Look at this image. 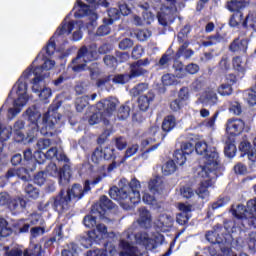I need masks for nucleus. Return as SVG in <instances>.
I'll return each mask as SVG.
<instances>
[{"instance_id":"12","label":"nucleus","mask_w":256,"mask_h":256,"mask_svg":"<svg viewBox=\"0 0 256 256\" xmlns=\"http://www.w3.org/2000/svg\"><path fill=\"white\" fill-rule=\"evenodd\" d=\"M114 207L115 203H113V201L106 195H102L100 196L99 201L92 206V213H95L96 211L100 217H105V214L108 211H111Z\"/></svg>"},{"instance_id":"51","label":"nucleus","mask_w":256,"mask_h":256,"mask_svg":"<svg viewBox=\"0 0 256 256\" xmlns=\"http://www.w3.org/2000/svg\"><path fill=\"white\" fill-rule=\"evenodd\" d=\"M187 155L183 150L178 149L174 152V163H176V165H179L180 167L185 165L186 161H187Z\"/></svg>"},{"instance_id":"23","label":"nucleus","mask_w":256,"mask_h":256,"mask_svg":"<svg viewBox=\"0 0 256 256\" xmlns=\"http://www.w3.org/2000/svg\"><path fill=\"white\" fill-rule=\"evenodd\" d=\"M175 127H177V118L174 115L165 116L161 125V129L164 132L162 134V141L167 137V133H171Z\"/></svg>"},{"instance_id":"61","label":"nucleus","mask_w":256,"mask_h":256,"mask_svg":"<svg viewBox=\"0 0 256 256\" xmlns=\"http://www.w3.org/2000/svg\"><path fill=\"white\" fill-rule=\"evenodd\" d=\"M29 171H31L28 167H22L16 169V177L21 179L22 181H29Z\"/></svg>"},{"instance_id":"57","label":"nucleus","mask_w":256,"mask_h":256,"mask_svg":"<svg viewBox=\"0 0 256 256\" xmlns=\"http://www.w3.org/2000/svg\"><path fill=\"white\" fill-rule=\"evenodd\" d=\"M129 115H131V108L127 104L120 106L117 113L118 119L124 121Z\"/></svg>"},{"instance_id":"4","label":"nucleus","mask_w":256,"mask_h":256,"mask_svg":"<svg viewBox=\"0 0 256 256\" xmlns=\"http://www.w3.org/2000/svg\"><path fill=\"white\" fill-rule=\"evenodd\" d=\"M59 106L52 107V114L48 111L42 117L41 135L44 137H54L57 135V124L61 121V114L57 113Z\"/></svg>"},{"instance_id":"60","label":"nucleus","mask_w":256,"mask_h":256,"mask_svg":"<svg viewBox=\"0 0 256 256\" xmlns=\"http://www.w3.org/2000/svg\"><path fill=\"white\" fill-rule=\"evenodd\" d=\"M89 105V96H82L76 101V111L81 113Z\"/></svg>"},{"instance_id":"26","label":"nucleus","mask_w":256,"mask_h":256,"mask_svg":"<svg viewBox=\"0 0 256 256\" xmlns=\"http://www.w3.org/2000/svg\"><path fill=\"white\" fill-rule=\"evenodd\" d=\"M232 213L256 215V198L248 200L246 206L238 204L236 209H232Z\"/></svg>"},{"instance_id":"3","label":"nucleus","mask_w":256,"mask_h":256,"mask_svg":"<svg viewBox=\"0 0 256 256\" xmlns=\"http://www.w3.org/2000/svg\"><path fill=\"white\" fill-rule=\"evenodd\" d=\"M202 163L203 165L199 166L201 170L198 172V177L217 179V165H219V152H217V148H208L202 158Z\"/></svg>"},{"instance_id":"58","label":"nucleus","mask_w":256,"mask_h":256,"mask_svg":"<svg viewBox=\"0 0 256 256\" xmlns=\"http://www.w3.org/2000/svg\"><path fill=\"white\" fill-rule=\"evenodd\" d=\"M166 4L162 10L167 11L171 15L177 13V0H165Z\"/></svg>"},{"instance_id":"52","label":"nucleus","mask_w":256,"mask_h":256,"mask_svg":"<svg viewBox=\"0 0 256 256\" xmlns=\"http://www.w3.org/2000/svg\"><path fill=\"white\" fill-rule=\"evenodd\" d=\"M180 151H183L186 155H191L195 151V140L182 142Z\"/></svg>"},{"instance_id":"30","label":"nucleus","mask_w":256,"mask_h":256,"mask_svg":"<svg viewBox=\"0 0 256 256\" xmlns=\"http://www.w3.org/2000/svg\"><path fill=\"white\" fill-rule=\"evenodd\" d=\"M155 100V95L148 93L147 95H141L138 97V108L142 113L149 111L151 103Z\"/></svg>"},{"instance_id":"40","label":"nucleus","mask_w":256,"mask_h":256,"mask_svg":"<svg viewBox=\"0 0 256 256\" xmlns=\"http://www.w3.org/2000/svg\"><path fill=\"white\" fill-rule=\"evenodd\" d=\"M174 74L177 79H185L187 77V68L183 62L176 60L173 64Z\"/></svg>"},{"instance_id":"64","label":"nucleus","mask_w":256,"mask_h":256,"mask_svg":"<svg viewBox=\"0 0 256 256\" xmlns=\"http://www.w3.org/2000/svg\"><path fill=\"white\" fill-rule=\"evenodd\" d=\"M149 37H151V31L148 29L137 30L136 32V38L138 41H147Z\"/></svg>"},{"instance_id":"47","label":"nucleus","mask_w":256,"mask_h":256,"mask_svg":"<svg viewBox=\"0 0 256 256\" xmlns=\"http://www.w3.org/2000/svg\"><path fill=\"white\" fill-rule=\"evenodd\" d=\"M13 234V229L9 226V222L5 218L0 217V235L2 237H9Z\"/></svg>"},{"instance_id":"56","label":"nucleus","mask_w":256,"mask_h":256,"mask_svg":"<svg viewBox=\"0 0 256 256\" xmlns=\"http://www.w3.org/2000/svg\"><path fill=\"white\" fill-rule=\"evenodd\" d=\"M229 113L239 116L243 113V106L238 101H232L229 103Z\"/></svg>"},{"instance_id":"38","label":"nucleus","mask_w":256,"mask_h":256,"mask_svg":"<svg viewBox=\"0 0 256 256\" xmlns=\"http://www.w3.org/2000/svg\"><path fill=\"white\" fill-rule=\"evenodd\" d=\"M105 177H107V173L103 172L102 174L94 177V179L92 181L85 180L84 187L82 188L84 195H85V193H89V191H91V185H93L94 187H95V185H99V183H101V181H103L105 179Z\"/></svg>"},{"instance_id":"46","label":"nucleus","mask_w":256,"mask_h":256,"mask_svg":"<svg viewBox=\"0 0 256 256\" xmlns=\"http://www.w3.org/2000/svg\"><path fill=\"white\" fill-rule=\"evenodd\" d=\"M131 0H121L118 2V8L120 11V14L123 15V17H127V15H131Z\"/></svg>"},{"instance_id":"37","label":"nucleus","mask_w":256,"mask_h":256,"mask_svg":"<svg viewBox=\"0 0 256 256\" xmlns=\"http://www.w3.org/2000/svg\"><path fill=\"white\" fill-rule=\"evenodd\" d=\"M119 247H120V249H122V251H124V252L120 253L121 256H124L125 254L133 256V255H135V253L137 251V248L135 246H133V244L131 242H129L125 239L120 240Z\"/></svg>"},{"instance_id":"33","label":"nucleus","mask_w":256,"mask_h":256,"mask_svg":"<svg viewBox=\"0 0 256 256\" xmlns=\"http://www.w3.org/2000/svg\"><path fill=\"white\" fill-rule=\"evenodd\" d=\"M77 54L78 57H81L85 61V63H87V61H96L98 58L97 50L89 49L87 46H82Z\"/></svg>"},{"instance_id":"8","label":"nucleus","mask_w":256,"mask_h":256,"mask_svg":"<svg viewBox=\"0 0 256 256\" xmlns=\"http://www.w3.org/2000/svg\"><path fill=\"white\" fill-rule=\"evenodd\" d=\"M32 69L27 68L17 81V90L16 93L18 95V99L14 100V105L17 107H24L27 105V101H29V97L27 96V82H24L23 79H29L31 77Z\"/></svg>"},{"instance_id":"18","label":"nucleus","mask_w":256,"mask_h":256,"mask_svg":"<svg viewBox=\"0 0 256 256\" xmlns=\"http://www.w3.org/2000/svg\"><path fill=\"white\" fill-rule=\"evenodd\" d=\"M232 215L236 219L242 221L243 227L246 229H256V214H245V213H235L232 212Z\"/></svg>"},{"instance_id":"25","label":"nucleus","mask_w":256,"mask_h":256,"mask_svg":"<svg viewBox=\"0 0 256 256\" xmlns=\"http://www.w3.org/2000/svg\"><path fill=\"white\" fill-rule=\"evenodd\" d=\"M182 43L183 44L178 48L177 52L171 57L173 61H179L181 57H184V59H191V57H193L195 52L192 49H187V47H189V42L185 41Z\"/></svg>"},{"instance_id":"11","label":"nucleus","mask_w":256,"mask_h":256,"mask_svg":"<svg viewBox=\"0 0 256 256\" xmlns=\"http://www.w3.org/2000/svg\"><path fill=\"white\" fill-rule=\"evenodd\" d=\"M81 57L79 54L72 59L71 64L68 66L72 69L74 73H83V71H89L90 77H95L97 74V63H92L91 67L87 66L85 63H81Z\"/></svg>"},{"instance_id":"5","label":"nucleus","mask_w":256,"mask_h":256,"mask_svg":"<svg viewBox=\"0 0 256 256\" xmlns=\"http://www.w3.org/2000/svg\"><path fill=\"white\" fill-rule=\"evenodd\" d=\"M75 29V21L71 20L67 22V16L61 22V25L57 28L53 36L49 39L48 43L45 46L46 55L51 57L57 49V44L55 43V37H61V35H71Z\"/></svg>"},{"instance_id":"31","label":"nucleus","mask_w":256,"mask_h":256,"mask_svg":"<svg viewBox=\"0 0 256 256\" xmlns=\"http://www.w3.org/2000/svg\"><path fill=\"white\" fill-rule=\"evenodd\" d=\"M25 115L30 125H39V119H41V112L36 105L30 106L28 109H26Z\"/></svg>"},{"instance_id":"50","label":"nucleus","mask_w":256,"mask_h":256,"mask_svg":"<svg viewBox=\"0 0 256 256\" xmlns=\"http://www.w3.org/2000/svg\"><path fill=\"white\" fill-rule=\"evenodd\" d=\"M224 154L229 159H233V157H235V155L237 154V146H235V143L231 141H226L224 147Z\"/></svg>"},{"instance_id":"19","label":"nucleus","mask_w":256,"mask_h":256,"mask_svg":"<svg viewBox=\"0 0 256 256\" xmlns=\"http://www.w3.org/2000/svg\"><path fill=\"white\" fill-rule=\"evenodd\" d=\"M134 237L137 245H142L148 250L155 249V240L149 237L147 232H137Z\"/></svg>"},{"instance_id":"59","label":"nucleus","mask_w":256,"mask_h":256,"mask_svg":"<svg viewBox=\"0 0 256 256\" xmlns=\"http://www.w3.org/2000/svg\"><path fill=\"white\" fill-rule=\"evenodd\" d=\"M206 239L209 241V243H212V245H221V241L219 240V234L217 231H208L206 233Z\"/></svg>"},{"instance_id":"7","label":"nucleus","mask_w":256,"mask_h":256,"mask_svg":"<svg viewBox=\"0 0 256 256\" xmlns=\"http://www.w3.org/2000/svg\"><path fill=\"white\" fill-rule=\"evenodd\" d=\"M46 173L50 177H56L60 185H67L71 181V166L64 164L60 169L57 168V164L51 162L46 167Z\"/></svg>"},{"instance_id":"45","label":"nucleus","mask_w":256,"mask_h":256,"mask_svg":"<svg viewBox=\"0 0 256 256\" xmlns=\"http://www.w3.org/2000/svg\"><path fill=\"white\" fill-rule=\"evenodd\" d=\"M93 210H91L90 214H87L83 218V225L87 229H92V231H95V227L97 226V216L93 215Z\"/></svg>"},{"instance_id":"53","label":"nucleus","mask_w":256,"mask_h":256,"mask_svg":"<svg viewBox=\"0 0 256 256\" xmlns=\"http://www.w3.org/2000/svg\"><path fill=\"white\" fill-rule=\"evenodd\" d=\"M208 149H209V145H207V142L205 141L194 142V150L196 151L197 155H205Z\"/></svg>"},{"instance_id":"22","label":"nucleus","mask_w":256,"mask_h":256,"mask_svg":"<svg viewBox=\"0 0 256 256\" xmlns=\"http://www.w3.org/2000/svg\"><path fill=\"white\" fill-rule=\"evenodd\" d=\"M25 129V121L23 120H17L13 127L10 128V131L14 135V140L16 143H23L25 141V133H23V130Z\"/></svg>"},{"instance_id":"55","label":"nucleus","mask_w":256,"mask_h":256,"mask_svg":"<svg viewBox=\"0 0 256 256\" xmlns=\"http://www.w3.org/2000/svg\"><path fill=\"white\" fill-rule=\"evenodd\" d=\"M173 55H175V52L173 50H171V48H169L165 54L162 55V57L160 58L158 65L160 67H165V65H167V63H169V61H173Z\"/></svg>"},{"instance_id":"16","label":"nucleus","mask_w":256,"mask_h":256,"mask_svg":"<svg viewBox=\"0 0 256 256\" xmlns=\"http://www.w3.org/2000/svg\"><path fill=\"white\" fill-rule=\"evenodd\" d=\"M249 3H251V0H231L227 2V9L231 11V13L239 15L240 19H243V12L241 11L249 7Z\"/></svg>"},{"instance_id":"34","label":"nucleus","mask_w":256,"mask_h":256,"mask_svg":"<svg viewBox=\"0 0 256 256\" xmlns=\"http://www.w3.org/2000/svg\"><path fill=\"white\" fill-rule=\"evenodd\" d=\"M232 65L238 77L240 79H243V77H245V73H247V68H245V64L243 63V58H241V56L234 57L232 59Z\"/></svg>"},{"instance_id":"32","label":"nucleus","mask_w":256,"mask_h":256,"mask_svg":"<svg viewBox=\"0 0 256 256\" xmlns=\"http://www.w3.org/2000/svg\"><path fill=\"white\" fill-rule=\"evenodd\" d=\"M139 218H138V224L140 227H143V229H149L151 226V212L147 210L145 207L139 208Z\"/></svg>"},{"instance_id":"35","label":"nucleus","mask_w":256,"mask_h":256,"mask_svg":"<svg viewBox=\"0 0 256 256\" xmlns=\"http://www.w3.org/2000/svg\"><path fill=\"white\" fill-rule=\"evenodd\" d=\"M229 203H231V197L227 194H221L218 196L216 201L211 203L209 209H211V211H216V209L226 207Z\"/></svg>"},{"instance_id":"36","label":"nucleus","mask_w":256,"mask_h":256,"mask_svg":"<svg viewBox=\"0 0 256 256\" xmlns=\"http://www.w3.org/2000/svg\"><path fill=\"white\" fill-rule=\"evenodd\" d=\"M24 193L28 199H32L34 201L37 200L39 195H41L39 188L29 182L24 185Z\"/></svg>"},{"instance_id":"41","label":"nucleus","mask_w":256,"mask_h":256,"mask_svg":"<svg viewBox=\"0 0 256 256\" xmlns=\"http://www.w3.org/2000/svg\"><path fill=\"white\" fill-rule=\"evenodd\" d=\"M148 188L153 195H157V193H161V191H163V181L159 177L151 179L148 182Z\"/></svg>"},{"instance_id":"20","label":"nucleus","mask_w":256,"mask_h":256,"mask_svg":"<svg viewBox=\"0 0 256 256\" xmlns=\"http://www.w3.org/2000/svg\"><path fill=\"white\" fill-rule=\"evenodd\" d=\"M239 151H241V157L248 156L249 161H251L252 165L256 167V151L253 152V146L249 141H242L239 144Z\"/></svg>"},{"instance_id":"24","label":"nucleus","mask_w":256,"mask_h":256,"mask_svg":"<svg viewBox=\"0 0 256 256\" xmlns=\"http://www.w3.org/2000/svg\"><path fill=\"white\" fill-rule=\"evenodd\" d=\"M80 245L85 249H89V247H93L94 243L99 241V234H97V230H90L84 236H80Z\"/></svg>"},{"instance_id":"13","label":"nucleus","mask_w":256,"mask_h":256,"mask_svg":"<svg viewBox=\"0 0 256 256\" xmlns=\"http://www.w3.org/2000/svg\"><path fill=\"white\" fill-rule=\"evenodd\" d=\"M245 131V122L239 118H230L226 123V132L232 137H237Z\"/></svg>"},{"instance_id":"6","label":"nucleus","mask_w":256,"mask_h":256,"mask_svg":"<svg viewBox=\"0 0 256 256\" xmlns=\"http://www.w3.org/2000/svg\"><path fill=\"white\" fill-rule=\"evenodd\" d=\"M119 157V152L115 146H106L104 148L97 147L91 154V161L94 165H101L103 161H116Z\"/></svg>"},{"instance_id":"14","label":"nucleus","mask_w":256,"mask_h":256,"mask_svg":"<svg viewBox=\"0 0 256 256\" xmlns=\"http://www.w3.org/2000/svg\"><path fill=\"white\" fill-rule=\"evenodd\" d=\"M23 155V167H27L30 171H35V169H37V163L39 165L45 163V160L37 157V154L33 157V150H31V148L24 150Z\"/></svg>"},{"instance_id":"44","label":"nucleus","mask_w":256,"mask_h":256,"mask_svg":"<svg viewBox=\"0 0 256 256\" xmlns=\"http://www.w3.org/2000/svg\"><path fill=\"white\" fill-rule=\"evenodd\" d=\"M242 27H244V29H253V31H256V11L249 12L242 23Z\"/></svg>"},{"instance_id":"10","label":"nucleus","mask_w":256,"mask_h":256,"mask_svg":"<svg viewBox=\"0 0 256 256\" xmlns=\"http://www.w3.org/2000/svg\"><path fill=\"white\" fill-rule=\"evenodd\" d=\"M149 63V58L139 59L138 61L131 63L128 73L130 81L131 79H137L143 77V75H147V70L143 67H147Z\"/></svg>"},{"instance_id":"43","label":"nucleus","mask_w":256,"mask_h":256,"mask_svg":"<svg viewBox=\"0 0 256 256\" xmlns=\"http://www.w3.org/2000/svg\"><path fill=\"white\" fill-rule=\"evenodd\" d=\"M103 23L104 24L96 31V35H98V37H105V35H109V33H111V27H109V25H113V20L104 18Z\"/></svg>"},{"instance_id":"15","label":"nucleus","mask_w":256,"mask_h":256,"mask_svg":"<svg viewBox=\"0 0 256 256\" xmlns=\"http://www.w3.org/2000/svg\"><path fill=\"white\" fill-rule=\"evenodd\" d=\"M36 157L40 159L43 157L45 159H56V161H64V163H69V158L65 153H60L57 147L50 148L46 153L37 152Z\"/></svg>"},{"instance_id":"27","label":"nucleus","mask_w":256,"mask_h":256,"mask_svg":"<svg viewBox=\"0 0 256 256\" xmlns=\"http://www.w3.org/2000/svg\"><path fill=\"white\" fill-rule=\"evenodd\" d=\"M202 179H207L200 183V186L196 190V193L200 199H207L209 197V187L213 185V179L217 178H211V177H202Z\"/></svg>"},{"instance_id":"29","label":"nucleus","mask_w":256,"mask_h":256,"mask_svg":"<svg viewBox=\"0 0 256 256\" xmlns=\"http://www.w3.org/2000/svg\"><path fill=\"white\" fill-rule=\"evenodd\" d=\"M218 101L219 97H217V92H215V90H206L201 96V103L202 105H206V107H213L214 105H217Z\"/></svg>"},{"instance_id":"62","label":"nucleus","mask_w":256,"mask_h":256,"mask_svg":"<svg viewBox=\"0 0 256 256\" xmlns=\"http://www.w3.org/2000/svg\"><path fill=\"white\" fill-rule=\"evenodd\" d=\"M33 181L36 185H39L40 187L42 185H45V182L47 181V173H45L44 171L36 173L34 175Z\"/></svg>"},{"instance_id":"28","label":"nucleus","mask_w":256,"mask_h":256,"mask_svg":"<svg viewBox=\"0 0 256 256\" xmlns=\"http://www.w3.org/2000/svg\"><path fill=\"white\" fill-rule=\"evenodd\" d=\"M249 43L246 39H234L229 45V51L231 53H247V47Z\"/></svg>"},{"instance_id":"48","label":"nucleus","mask_w":256,"mask_h":256,"mask_svg":"<svg viewBox=\"0 0 256 256\" xmlns=\"http://www.w3.org/2000/svg\"><path fill=\"white\" fill-rule=\"evenodd\" d=\"M39 129V125L30 124L29 129L26 133V139L29 143H33V141L37 139V135H39Z\"/></svg>"},{"instance_id":"2","label":"nucleus","mask_w":256,"mask_h":256,"mask_svg":"<svg viewBox=\"0 0 256 256\" xmlns=\"http://www.w3.org/2000/svg\"><path fill=\"white\" fill-rule=\"evenodd\" d=\"M117 99L115 98H108L99 101L96 104V111L88 118L89 125H97L101 123V121L104 123V125H109V119L106 117H111L115 111H117Z\"/></svg>"},{"instance_id":"39","label":"nucleus","mask_w":256,"mask_h":256,"mask_svg":"<svg viewBox=\"0 0 256 256\" xmlns=\"http://www.w3.org/2000/svg\"><path fill=\"white\" fill-rule=\"evenodd\" d=\"M175 21V14L169 13L167 10H162V13L158 15V23L162 25V27H167L171 25Z\"/></svg>"},{"instance_id":"17","label":"nucleus","mask_w":256,"mask_h":256,"mask_svg":"<svg viewBox=\"0 0 256 256\" xmlns=\"http://www.w3.org/2000/svg\"><path fill=\"white\" fill-rule=\"evenodd\" d=\"M27 207V201L21 197H15L8 200L7 208L13 215H17V213H21L23 209Z\"/></svg>"},{"instance_id":"54","label":"nucleus","mask_w":256,"mask_h":256,"mask_svg":"<svg viewBox=\"0 0 256 256\" xmlns=\"http://www.w3.org/2000/svg\"><path fill=\"white\" fill-rule=\"evenodd\" d=\"M131 79L129 78V74H116L112 78V82L115 83V85H125V83H129Z\"/></svg>"},{"instance_id":"9","label":"nucleus","mask_w":256,"mask_h":256,"mask_svg":"<svg viewBox=\"0 0 256 256\" xmlns=\"http://www.w3.org/2000/svg\"><path fill=\"white\" fill-rule=\"evenodd\" d=\"M69 203H71V200L67 194L65 195V190H60L58 195L51 198V206L57 213H65L66 211H69L71 207Z\"/></svg>"},{"instance_id":"1","label":"nucleus","mask_w":256,"mask_h":256,"mask_svg":"<svg viewBox=\"0 0 256 256\" xmlns=\"http://www.w3.org/2000/svg\"><path fill=\"white\" fill-rule=\"evenodd\" d=\"M129 187H110L108 194L113 199V201H117L122 209L125 211H131L135 205L141 202V193L139 189H141V182L137 180V178H133L129 182Z\"/></svg>"},{"instance_id":"49","label":"nucleus","mask_w":256,"mask_h":256,"mask_svg":"<svg viewBox=\"0 0 256 256\" xmlns=\"http://www.w3.org/2000/svg\"><path fill=\"white\" fill-rule=\"evenodd\" d=\"M43 248L40 244H34L29 247L28 250L24 251V256H43Z\"/></svg>"},{"instance_id":"21","label":"nucleus","mask_w":256,"mask_h":256,"mask_svg":"<svg viewBox=\"0 0 256 256\" xmlns=\"http://www.w3.org/2000/svg\"><path fill=\"white\" fill-rule=\"evenodd\" d=\"M66 195L69 200L74 201V203H77V201H81V199L85 197V194L83 192V186L77 183L73 184L71 188L67 189Z\"/></svg>"},{"instance_id":"63","label":"nucleus","mask_w":256,"mask_h":256,"mask_svg":"<svg viewBox=\"0 0 256 256\" xmlns=\"http://www.w3.org/2000/svg\"><path fill=\"white\" fill-rule=\"evenodd\" d=\"M184 107L185 104L181 100H178V98L172 100L169 104V108L171 109V111H173V113L181 111V109H183Z\"/></svg>"},{"instance_id":"42","label":"nucleus","mask_w":256,"mask_h":256,"mask_svg":"<svg viewBox=\"0 0 256 256\" xmlns=\"http://www.w3.org/2000/svg\"><path fill=\"white\" fill-rule=\"evenodd\" d=\"M77 5L79 9L74 13V16L77 19H81V17H87V15L91 13V6L83 3V1L77 0Z\"/></svg>"}]
</instances>
